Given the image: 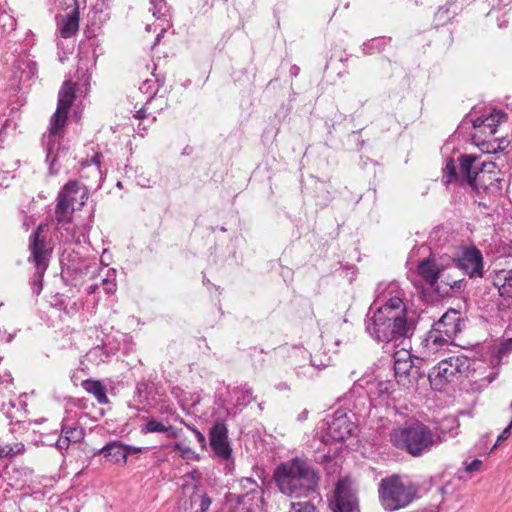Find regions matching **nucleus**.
<instances>
[{
	"label": "nucleus",
	"mask_w": 512,
	"mask_h": 512,
	"mask_svg": "<svg viewBox=\"0 0 512 512\" xmlns=\"http://www.w3.org/2000/svg\"><path fill=\"white\" fill-rule=\"evenodd\" d=\"M483 256L476 247L463 250L460 257L453 256V266L449 270H460L470 278L483 277Z\"/></svg>",
	"instance_id": "11"
},
{
	"label": "nucleus",
	"mask_w": 512,
	"mask_h": 512,
	"mask_svg": "<svg viewBox=\"0 0 512 512\" xmlns=\"http://www.w3.org/2000/svg\"><path fill=\"white\" fill-rule=\"evenodd\" d=\"M233 395L237 407H245L254 399L252 390L247 386L236 387L233 390Z\"/></svg>",
	"instance_id": "31"
},
{
	"label": "nucleus",
	"mask_w": 512,
	"mask_h": 512,
	"mask_svg": "<svg viewBox=\"0 0 512 512\" xmlns=\"http://www.w3.org/2000/svg\"><path fill=\"white\" fill-rule=\"evenodd\" d=\"M124 448L126 450V456L127 458L132 455V454H138V453H141L143 448L142 447H137V446H132V445H128V444H125L124 443Z\"/></svg>",
	"instance_id": "53"
},
{
	"label": "nucleus",
	"mask_w": 512,
	"mask_h": 512,
	"mask_svg": "<svg viewBox=\"0 0 512 512\" xmlns=\"http://www.w3.org/2000/svg\"><path fill=\"white\" fill-rule=\"evenodd\" d=\"M163 433L167 438L174 439L180 436L181 430L172 425H165Z\"/></svg>",
	"instance_id": "48"
},
{
	"label": "nucleus",
	"mask_w": 512,
	"mask_h": 512,
	"mask_svg": "<svg viewBox=\"0 0 512 512\" xmlns=\"http://www.w3.org/2000/svg\"><path fill=\"white\" fill-rule=\"evenodd\" d=\"M174 448H175L177 451H179V452H180V454H181V456H182V457H184V458H187V457H188V455H189L190 453H192V450H191L189 447L184 446V445H182V444H180V443H175Z\"/></svg>",
	"instance_id": "52"
},
{
	"label": "nucleus",
	"mask_w": 512,
	"mask_h": 512,
	"mask_svg": "<svg viewBox=\"0 0 512 512\" xmlns=\"http://www.w3.org/2000/svg\"><path fill=\"white\" fill-rule=\"evenodd\" d=\"M198 501V494L193 493L189 497H181L178 499L175 512H192L194 504Z\"/></svg>",
	"instance_id": "36"
},
{
	"label": "nucleus",
	"mask_w": 512,
	"mask_h": 512,
	"mask_svg": "<svg viewBox=\"0 0 512 512\" xmlns=\"http://www.w3.org/2000/svg\"><path fill=\"white\" fill-rule=\"evenodd\" d=\"M125 452L124 443L119 440H113L102 448L95 449L93 456L103 455L109 462L115 465L125 466L128 460Z\"/></svg>",
	"instance_id": "19"
},
{
	"label": "nucleus",
	"mask_w": 512,
	"mask_h": 512,
	"mask_svg": "<svg viewBox=\"0 0 512 512\" xmlns=\"http://www.w3.org/2000/svg\"><path fill=\"white\" fill-rule=\"evenodd\" d=\"M296 374L298 376L312 378L314 376L315 368L312 366L311 363L307 365L298 366L295 368Z\"/></svg>",
	"instance_id": "45"
},
{
	"label": "nucleus",
	"mask_w": 512,
	"mask_h": 512,
	"mask_svg": "<svg viewBox=\"0 0 512 512\" xmlns=\"http://www.w3.org/2000/svg\"><path fill=\"white\" fill-rule=\"evenodd\" d=\"M150 11L152 12V15L157 19L161 21H166L168 23V13H169V6L166 2V0H150Z\"/></svg>",
	"instance_id": "32"
},
{
	"label": "nucleus",
	"mask_w": 512,
	"mask_h": 512,
	"mask_svg": "<svg viewBox=\"0 0 512 512\" xmlns=\"http://www.w3.org/2000/svg\"><path fill=\"white\" fill-rule=\"evenodd\" d=\"M459 170L453 159H447L444 167L446 183H467L476 190H486L493 182H499L493 162H479L473 154H462L458 158Z\"/></svg>",
	"instance_id": "4"
},
{
	"label": "nucleus",
	"mask_w": 512,
	"mask_h": 512,
	"mask_svg": "<svg viewBox=\"0 0 512 512\" xmlns=\"http://www.w3.org/2000/svg\"><path fill=\"white\" fill-rule=\"evenodd\" d=\"M300 68L297 65H292L289 69V74L291 77H297L299 75Z\"/></svg>",
	"instance_id": "61"
},
{
	"label": "nucleus",
	"mask_w": 512,
	"mask_h": 512,
	"mask_svg": "<svg viewBox=\"0 0 512 512\" xmlns=\"http://www.w3.org/2000/svg\"><path fill=\"white\" fill-rule=\"evenodd\" d=\"M19 69L22 70L21 79L25 75L26 79L30 80L37 73V64L32 60H22L19 64Z\"/></svg>",
	"instance_id": "40"
},
{
	"label": "nucleus",
	"mask_w": 512,
	"mask_h": 512,
	"mask_svg": "<svg viewBox=\"0 0 512 512\" xmlns=\"http://www.w3.org/2000/svg\"><path fill=\"white\" fill-rule=\"evenodd\" d=\"M61 431L69 439L68 442L78 443L84 439L85 431L82 427L77 425L68 426L63 424Z\"/></svg>",
	"instance_id": "35"
},
{
	"label": "nucleus",
	"mask_w": 512,
	"mask_h": 512,
	"mask_svg": "<svg viewBox=\"0 0 512 512\" xmlns=\"http://www.w3.org/2000/svg\"><path fill=\"white\" fill-rule=\"evenodd\" d=\"M164 83V79L160 78L158 75L153 74V78L146 79L143 81L141 86L139 87V90L143 94H147V100L146 104H151L153 100H155V96L158 92V89L160 86H162Z\"/></svg>",
	"instance_id": "26"
},
{
	"label": "nucleus",
	"mask_w": 512,
	"mask_h": 512,
	"mask_svg": "<svg viewBox=\"0 0 512 512\" xmlns=\"http://www.w3.org/2000/svg\"><path fill=\"white\" fill-rule=\"evenodd\" d=\"M488 4L491 6V10L488 12V17H494L496 11H501L509 6L512 0H487Z\"/></svg>",
	"instance_id": "44"
},
{
	"label": "nucleus",
	"mask_w": 512,
	"mask_h": 512,
	"mask_svg": "<svg viewBox=\"0 0 512 512\" xmlns=\"http://www.w3.org/2000/svg\"><path fill=\"white\" fill-rule=\"evenodd\" d=\"M83 198L84 192L81 191L79 184L76 181L68 182L57 196L55 214H73L76 209L84 204Z\"/></svg>",
	"instance_id": "13"
},
{
	"label": "nucleus",
	"mask_w": 512,
	"mask_h": 512,
	"mask_svg": "<svg viewBox=\"0 0 512 512\" xmlns=\"http://www.w3.org/2000/svg\"><path fill=\"white\" fill-rule=\"evenodd\" d=\"M243 486L248 488V490L238 496L237 503L247 512H253L259 507L262 499V492L257 482L251 478H246Z\"/></svg>",
	"instance_id": "17"
},
{
	"label": "nucleus",
	"mask_w": 512,
	"mask_h": 512,
	"mask_svg": "<svg viewBox=\"0 0 512 512\" xmlns=\"http://www.w3.org/2000/svg\"><path fill=\"white\" fill-rule=\"evenodd\" d=\"M462 330V317L459 311L455 309L447 310L422 341V344L429 351L438 350L451 343Z\"/></svg>",
	"instance_id": "8"
},
{
	"label": "nucleus",
	"mask_w": 512,
	"mask_h": 512,
	"mask_svg": "<svg viewBox=\"0 0 512 512\" xmlns=\"http://www.w3.org/2000/svg\"><path fill=\"white\" fill-rule=\"evenodd\" d=\"M376 301L369 307L365 330L378 343L402 341L415 331L413 319L408 318L405 293L397 282L380 283Z\"/></svg>",
	"instance_id": "1"
},
{
	"label": "nucleus",
	"mask_w": 512,
	"mask_h": 512,
	"mask_svg": "<svg viewBox=\"0 0 512 512\" xmlns=\"http://www.w3.org/2000/svg\"><path fill=\"white\" fill-rule=\"evenodd\" d=\"M274 478L280 492L292 498L308 496L317 490L319 484L314 466L298 457L277 466Z\"/></svg>",
	"instance_id": "3"
},
{
	"label": "nucleus",
	"mask_w": 512,
	"mask_h": 512,
	"mask_svg": "<svg viewBox=\"0 0 512 512\" xmlns=\"http://www.w3.org/2000/svg\"><path fill=\"white\" fill-rule=\"evenodd\" d=\"M101 283L103 285H106V288H105L106 292L110 293V292H113L115 290V284L110 283L107 278H103L101 280Z\"/></svg>",
	"instance_id": "59"
},
{
	"label": "nucleus",
	"mask_w": 512,
	"mask_h": 512,
	"mask_svg": "<svg viewBox=\"0 0 512 512\" xmlns=\"http://www.w3.org/2000/svg\"><path fill=\"white\" fill-rule=\"evenodd\" d=\"M493 285L498 289L499 295L505 299L512 298V270H500L492 279Z\"/></svg>",
	"instance_id": "24"
},
{
	"label": "nucleus",
	"mask_w": 512,
	"mask_h": 512,
	"mask_svg": "<svg viewBox=\"0 0 512 512\" xmlns=\"http://www.w3.org/2000/svg\"><path fill=\"white\" fill-rule=\"evenodd\" d=\"M361 381H355L352 388L343 398L349 413L355 417L367 416L372 405L371 397Z\"/></svg>",
	"instance_id": "14"
},
{
	"label": "nucleus",
	"mask_w": 512,
	"mask_h": 512,
	"mask_svg": "<svg viewBox=\"0 0 512 512\" xmlns=\"http://www.w3.org/2000/svg\"><path fill=\"white\" fill-rule=\"evenodd\" d=\"M310 363L315 370H322L331 365V358L327 355L315 354L310 357Z\"/></svg>",
	"instance_id": "41"
},
{
	"label": "nucleus",
	"mask_w": 512,
	"mask_h": 512,
	"mask_svg": "<svg viewBox=\"0 0 512 512\" xmlns=\"http://www.w3.org/2000/svg\"><path fill=\"white\" fill-rule=\"evenodd\" d=\"M511 429H512V422L510 421V423L507 425V427L499 434L496 444L506 440L510 435Z\"/></svg>",
	"instance_id": "51"
},
{
	"label": "nucleus",
	"mask_w": 512,
	"mask_h": 512,
	"mask_svg": "<svg viewBox=\"0 0 512 512\" xmlns=\"http://www.w3.org/2000/svg\"><path fill=\"white\" fill-rule=\"evenodd\" d=\"M391 443L413 457H420L428 453L434 446L442 442L439 434L434 433L430 427L415 420L402 427L393 429L390 434Z\"/></svg>",
	"instance_id": "6"
},
{
	"label": "nucleus",
	"mask_w": 512,
	"mask_h": 512,
	"mask_svg": "<svg viewBox=\"0 0 512 512\" xmlns=\"http://www.w3.org/2000/svg\"><path fill=\"white\" fill-rule=\"evenodd\" d=\"M26 403L23 400H9L2 404V410L10 420L11 425H20L26 421Z\"/></svg>",
	"instance_id": "21"
},
{
	"label": "nucleus",
	"mask_w": 512,
	"mask_h": 512,
	"mask_svg": "<svg viewBox=\"0 0 512 512\" xmlns=\"http://www.w3.org/2000/svg\"><path fill=\"white\" fill-rule=\"evenodd\" d=\"M290 512H320L310 501L291 502Z\"/></svg>",
	"instance_id": "42"
},
{
	"label": "nucleus",
	"mask_w": 512,
	"mask_h": 512,
	"mask_svg": "<svg viewBox=\"0 0 512 512\" xmlns=\"http://www.w3.org/2000/svg\"><path fill=\"white\" fill-rule=\"evenodd\" d=\"M379 499L386 511L393 512L409 505L416 495L415 487L398 475L383 478L379 483Z\"/></svg>",
	"instance_id": "9"
},
{
	"label": "nucleus",
	"mask_w": 512,
	"mask_h": 512,
	"mask_svg": "<svg viewBox=\"0 0 512 512\" xmlns=\"http://www.w3.org/2000/svg\"><path fill=\"white\" fill-rule=\"evenodd\" d=\"M390 41L391 38L388 37H375L364 42L361 46V50L365 55L379 53L385 49V47L390 43Z\"/></svg>",
	"instance_id": "28"
},
{
	"label": "nucleus",
	"mask_w": 512,
	"mask_h": 512,
	"mask_svg": "<svg viewBox=\"0 0 512 512\" xmlns=\"http://www.w3.org/2000/svg\"><path fill=\"white\" fill-rule=\"evenodd\" d=\"M482 465V461L479 460V459H474L472 460L470 463H468L466 465V471L467 472H475V471H478L480 469Z\"/></svg>",
	"instance_id": "49"
},
{
	"label": "nucleus",
	"mask_w": 512,
	"mask_h": 512,
	"mask_svg": "<svg viewBox=\"0 0 512 512\" xmlns=\"http://www.w3.org/2000/svg\"><path fill=\"white\" fill-rule=\"evenodd\" d=\"M472 361L465 355H456L441 360L428 374L430 384L441 390L455 378L469 377Z\"/></svg>",
	"instance_id": "10"
},
{
	"label": "nucleus",
	"mask_w": 512,
	"mask_h": 512,
	"mask_svg": "<svg viewBox=\"0 0 512 512\" xmlns=\"http://www.w3.org/2000/svg\"><path fill=\"white\" fill-rule=\"evenodd\" d=\"M191 431L194 433L201 448H205L206 447V438H205L204 434L201 433L197 428H191Z\"/></svg>",
	"instance_id": "50"
},
{
	"label": "nucleus",
	"mask_w": 512,
	"mask_h": 512,
	"mask_svg": "<svg viewBox=\"0 0 512 512\" xmlns=\"http://www.w3.org/2000/svg\"><path fill=\"white\" fill-rule=\"evenodd\" d=\"M326 436L333 441H344L355 430V424L345 409H338L330 419L324 420Z\"/></svg>",
	"instance_id": "12"
},
{
	"label": "nucleus",
	"mask_w": 512,
	"mask_h": 512,
	"mask_svg": "<svg viewBox=\"0 0 512 512\" xmlns=\"http://www.w3.org/2000/svg\"><path fill=\"white\" fill-rule=\"evenodd\" d=\"M209 445L220 460L228 462L232 459V447L228 438V428L224 421L217 420L210 428Z\"/></svg>",
	"instance_id": "15"
},
{
	"label": "nucleus",
	"mask_w": 512,
	"mask_h": 512,
	"mask_svg": "<svg viewBox=\"0 0 512 512\" xmlns=\"http://www.w3.org/2000/svg\"><path fill=\"white\" fill-rule=\"evenodd\" d=\"M159 411L161 414L171 415V416H173V418H175V415H177L176 412L172 409V407L170 405H162L160 407Z\"/></svg>",
	"instance_id": "57"
},
{
	"label": "nucleus",
	"mask_w": 512,
	"mask_h": 512,
	"mask_svg": "<svg viewBox=\"0 0 512 512\" xmlns=\"http://www.w3.org/2000/svg\"><path fill=\"white\" fill-rule=\"evenodd\" d=\"M82 387L85 389V391L94 395L100 404H105L108 402L106 389L100 381L91 379L84 380L82 382Z\"/></svg>",
	"instance_id": "27"
},
{
	"label": "nucleus",
	"mask_w": 512,
	"mask_h": 512,
	"mask_svg": "<svg viewBox=\"0 0 512 512\" xmlns=\"http://www.w3.org/2000/svg\"><path fill=\"white\" fill-rule=\"evenodd\" d=\"M507 115L502 110L493 109L490 113L481 115L472 120V126L475 129H481L482 132L494 135L498 125L506 119Z\"/></svg>",
	"instance_id": "20"
},
{
	"label": "nucleus",
	"mask_w": 512,
	"mask_h": 512,
	"mask_svg": "<svg viewBox=\"0 0 512 512\" xmlns=\"http://www.w3.org/2000/svg\"><path fill=\"white\" fill-rule=\"evenodd\" d=\"M334 512H353L357 508V497L349 478L339 479L334 492Z\"/></svg>",
	"instance_id": "16"
},
{
	"label": "nucleus",
	"mask_w": 512,
	"mask_h": 512,
	"mask_svg": "<svg viewBox=\"0 0 512 512\" xmlns=\"http://www.w3.org/2000/svg\"><path fill=\"white\" fill-rule=\"evenodd\" d=\"M57 25L63 38H70L75 35L79 29V12L77 8L58 18Z\"/></svg>",
	"instance_id": "23"
},
{
	"label": "nucleus",
	"mask_w": 512,
	"mask_h": 512,
	"mask_svg": "<svg viewBox=\"0 0 512 512\" xmlns=\"http://www.w3.org/2000/svg\"><path fill=\"white\" fill-rule=\"evenodd\" d=\"M366 384H367V388L366 390L368 391L370 397L372 395L374 396H377L378 398H380L381 400H385L387 399L393 389H394V383L390 380H385V381H373V382H370V381H366Z\"/></svg>",
	"instance_id": "25"
},
{
	"label": "nucleus",
	"mask_w": 512,
	"mask_h": 512,
	"mask_svg": "<svg viewBox=\"0 0 512 512\" xmlns=\"http://www.w3.org/2000/svg\"><path fill=\"white\" fill-rule=\"evenodd\" d=\"M175 421H178L179 423H181L182 425H184L185 427H187L189 430H191V428H196L195 426L189 424L188 422H186L183 418H181L179 415H175V418H174Z\"/></svg>",
	"instance_id": "60"
},
{
	"label": "nucleus",
	"mask_w": 512,
	"mask_h": 512,
	"mask_svg": "<svg viewBox=\"0 0 512 512\" xmlns=\"http://www.w3.org/2000/svg\"><path fill=\"white\" fill-rule=\"evenodd\" d=\"M24 452V444L0 445V458H11Z\"/></svg>",
	"instance_id": "38"
},
{
	"label": "nucleus",
	"mask_w": 512,
	"mask_h": 512,
	"mask_svg": "<svg viewBox=\"0 0 512 512\" xmlns=\"http://www.w3.org/2000/svg\"><path fill=\"white\" fill-rule=\"evenodd\" d=\"M453 266V256L448 253H431L417 265L419 276L439 294L449 295L450 291L460 292L467 282L465 279H450L445 274Z\"/></svg>",
	"instance_id": "5"
},
{
	"label": "nucleus",
	"mask_w": 512,
	"mask_h": 512,
	"mask_svg": "<svg viewBox=\"0 0 512 512\" xmlns=\"http://www.w3.org/2000/svg\"><path fill=\"white\" fill-rule=\"evenodd\" d=\"M424 379L425 373L421 371L419 367L414 366L405 376H403L399 385L405 387L406 389H417L419 381Z\"/></svg>",
	"instance_id": "30"
},
{
	"label": "nucleus",
	"mask_w": 512,
	"mask_h": 512,
	"mask_svg": "<svg viewBox=\"0 0 512 512\" xmlns=\"http://www.w3.org/2000/svg\"><path fill=\"white\" fill-rule=\"evenodd\" d=\"M102 155L97 153L95 154L90 160H87L83 163L84 166L89 165L90 163L94 164L96 166V169L99 171V167L101 164Z\"/></svg>",
	"instance_id": "54"
},
{
	"label": "nucleus",
	"mask_w": 512,
	"mask_h": 512,
	"mask_svg": "<svg viewBox=\"0 0 512 512\" xmlns=\"http://www.w3.org/2000/svg\"><path fill=\"white\" fill-rule=\"evenodd\" d=\"M200 500V512H207L212 503L211 498L207 494L198 495Z\"/></svg>",
	"instance_id": "47"
},
{
	"label": "nucleus",
	"mask_w": 512,
	"mask_h": 512,
	"mask_svg": "<svg viewBox=\"0 0 512 512\" xmlns=\"http://www.w3.org/2000/svg\"><path fill=\"white\" fill-rule=\"evenodd\" d=\"M14 334L12 333H7V332H2L0 330V343L2 342H5V343H10L13 339H14Z\"/></svg>",
	"instance_id": "56"
},
{
	"label": "nucleus",
	"mask_w": 512,
	"mask_h": 512,
	"mask_svg": "<svg viewBox=\"0 0 512 512\" xmlns=\"http://www.w3.org/2000/svg\"><path fill=\"white\" fill-rule=\"evenodd\" d=\"M99 288L98 284H91L87 287L86 291L88 294H94Z\"/></svg>",
	"instance_id": "64"
},
{
	"label": "nucleus",
	"mask_w": 512,
	"mask_h": 512,
	"mask_svg": "<svg viewBox=\"0 0 512 512\" xmlns=\"http://www.w3.org/2000/svg\"><path fill=\"white\" fill-rule=\"evenodd\" d=\"M201 401L198 393L184 392L179 399V403L184 411L188 414L192 413V409L196 407Z\"/></svg>",
	"instance_id": "34"
},
{
	"label": "nucleus",
	"mask_w": 512,
	"mask_h": 512,
	"mask_svg": "<svg viewBox=\"0 0 512 512\" xmlns=\"http://www.w3.org/2000/svg\"><path fill=\"white\" fill-rule=\"evenodd\" d=\"M14 175L10 171H1L0 173V179L2 180V183L5 180H8L9 178H13Z\"/></svg>",
	"instance_id": "62"
},
{
	"label": "nucleus",
	"mask_w": 512,
	"mask_h": 512,
	"mask_svg": "<svg viewBox=\"0 0 512 512\" xmlns=\"http://www.w3.org/2000/svg\"><path fill=\"white\" fill-rule=\"evenodd\" d=\"M409 357L410 355H408V359L395 358L394 373L398 384L400 383V380L403 378V376H405L410 371V369L415 366Z\"/></svg>",
	"instance_id": "33"
},
{
	"label": "nucleus",
	"mask_w": 512,
	"mask_h": 512,
	"mask_svg": "<svg viewBox=\"0 0 512 512\" xmlns=\"http://www.w3.org/2000/svg\"><path fill=\"white\" fill-rule=\"evenodd\" d=\"M74 99V84L67 80L59 91L57 109L50 119L49 132L43 136L42 140L51 175L57 174L61 166L71 157L69 146L63 141V129L66 126L67 115Z\"/></svg>",
	"instance_id": "2"
},
{
	"label": "nucleus",
	"mask_w": 512,
	"mask_h": 512,
	"mask_svg": "<svg viewBox=\"0 0 512 512\" xmlns=\"http://www.w3.org/2000/svg\"><path fill=\"white\" fill-rule=\"evenodd\" d=\"M0 29L3 35H8L16 29V19L6 13H0Z\"/></svg>",
	"instance_id": "37"
},
{
	"label": "nucleus",
	"mask_w": 512,
	"mask_h": 512,
	"mask_svg": "<svg viewBox=\"0 0 512 512\" xmlns=\"http://www.w3.org/2000/svg\"><path fill=\"white\" fill-rule=\"evenodd\" d=\"M88 360L91 362H103L108 357L104 347L96 346L89 350L87 353Z\"/></svg>",
	"instance_id": "43"
},
{
	"label": "nucleus",
	"mask_w": 512,
	"mask_h": 512,
	"mask_svg": "<svg viewBox=\"0 0 512 512\" xmlns=\"http://www.w3.org/2000/svg\"><path fill=\"white\" fill-rule=\"evenodd\" d=\"M55 216L57 222V238L63 243H79L81 241L80 236L82 235V233L78 232L76 226L72 222V214H55Z\"/></svg>",
	"instance_id": "18"
},
{
	"label": "nucleus",
	"mask_w": 512,
	"mask_h": 512,
	"mask_svg": "<svg viewBox=\"0 0 512 512\" xmlns=\"http://www.w3.org/2000/svg\"><path fill=\"white\" fill-rule=\"evenodd\" d=\"M497 377V373H494V372H491L489 375H487L485 377V385H489L490 383H492Z\"/></svg>",
	"instance_id": "63"
},
{
	"label": "nucleus",
	"mask_w": 512,
	"mask_h": 512,
	"mask_svg": "<svg viewBox=\"0 0 512 512\" xmlns=\"http://www.w3.org/2000/svg\"><path fill=\"white\" fill-rule=\"evenodd\" d=\"M458 9L459 7L454 3H447L441 6L435 13L434 20L436 26H443L448 23L457 14Z\"/></svg>",
	"instance_id": "29"
},
{
	"label": "nucleus",
	"mask_w": 512,
	"mask_h": 512,
	"mask_svg": "<svg viewBox=\"0 0 512 512\" xmlns=\"http://www.w3.org/2000/svg\"><path fill=\"white\" fill-rule=\"evenodd\" d=\"M506 16V12H504L501 17H498L496 16V20H497V26L499 28H506L507 27V24H508V20L507 18L505 17Z\"/></svg>",
	"instance_id": "58"
},
{
	"label": "nucleus",
	"mask_w": 512,
	"mask_h": 512,
	"mask_svg": "<svg viewBox=\"0 0 512 512\" xmlns=\"http://www.w3.org/2000/svg\"><path fill=\"white\" fill-rule=\"evenodd\" d=\"M52 436L55 437V446L60 450L68 449L70 444L72 443L68 442L69 439L62 432L60 435H58L57 433H53Z\"/></svg>",
	"instance_id": "46"
},
{
	"label": "nucleus",
	"mask_w": 512,
	"mask_h": 512,
	"mask_svg": "<svg viewBox=\"0 0 512 512\" xmlns=\"http://www.w3.org/2000/svg\"><path fill=\"white\" fill-rule=\"evenodd\" d=\"M149 105L150 104H146L145 103V105L136 112L135 117L137 119H144L145 117H147V115L150 113L148 111L149 110Z\"/></svg>",
	"instance_id": "55"
},
{
	"label": "nucleus",
	"mask_w": 512,
	"mask_h": 512,
	"mask_svg": "<svg viewBox=\"0 0 512 512\" xmlns=\"http://www.w3.org/2000/svg\"><path fill=\"white\" fill-rule=\"evenodd\" d=\"M42 232V227L39 226L29 236L28 244L30 255L27 261L35 268V272L30 280L31 289L35 295H39L42 291L43 277L48 269L53 250L50 243L42 236Z\"/></svg>",
	"instance_id": "7"
},
{
	"label": "nucleus",
	"mask_w": 512,
	"mask_h": 512,
	"mask_svg": "<svg viewBox=\"0 0 512 512\" xmlns=\"http://www.w3.org/2000/svg\"><path fill=\"white\" fill-rule=\"evenodd\" d=\"M165 423L158 421L155 418H148L145 425L141 428V432L144 434L148 433H163Z\"/></svg>",
	"instance_id": "39"
},
{
	"label": "nucleus",
	"mask_w": 512,
	"mask_h": 512,
	"mask_svg": "<svg viewBox=\"0 0 512 512\" xmlns=\"http://www.w3.org/2000/svg\"><path fill=\"white\" fill-rule=\"evenodd\" d=\"M153 384L141 381L138 382L135 389V401L141 404V407H137V411L149 413L154 407L152 401Z\"/></svg>",
	"instance_id": "22"
}]
</instances>
